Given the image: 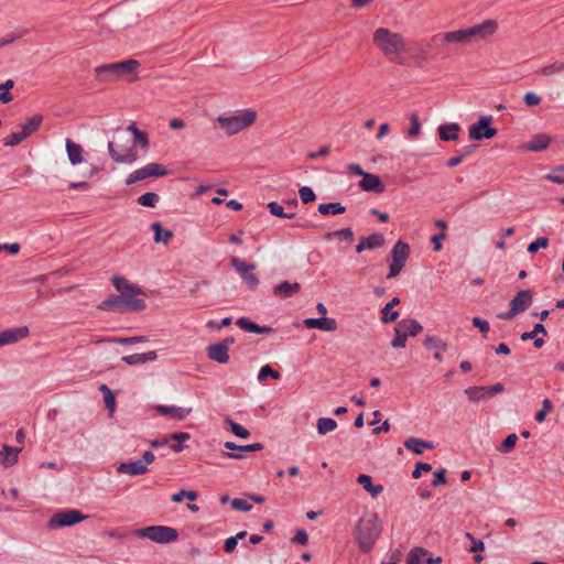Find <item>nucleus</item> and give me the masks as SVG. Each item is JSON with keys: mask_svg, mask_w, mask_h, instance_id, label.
Returning <instances> with one entry per match:
<instances>
[{"mask_svg": "<svg viewBox=\"0 0 564 564\" xmlns=\"http://www.w3.org/2000/svg\"><path fill=\"white\" fill-rule=\"evenodd\" d=\"M381 532L382 522L379 516L372 511H365L352 529L355 542L364 553L372 551Z\"/></svg>", "mask_w": 564, "mask_h": 564, "instance_id": "nucleus-1", "label": "nucleus"}, {"mask_svg": "<svg viewBox=\"0 0 564 564\" xmlns=\"http://www.w3.org/2000/svg\"><path fill=\"white\" fill-rule=\"evenodd\" d=\"M372 42L376 48L388 59L403 64L402 55L408 51L406 42L401 33L380 26L372 33Z\"/></svg>", "mask_w": 564, "mask_h": 564, "instance_id": "nucleus-2", "label": "nucleus"}, {"mask_svg": "<svg viewBox=\"0 0 564 564\" xmlns=\"http://www.w3.org/2000/svg\"><path fill=\"white\" fill-rule=\"evenodd\" d=\"M257 117V111L241 109L230 115L218 116L216 122L227 135H235L252 127Z\"/></svg>", "mask_w": 564, "mask_h": 564, "instance_id": "nucleus-3", "label": "nucleus"}, {"mask_svg": "<svg viewBox=\"0 0 564 564\" xmlns=\"http://www.w3.org/2000/svg\"><path fill=\"white\" fill-rule=\"evenodd\" d=\"M137 59H126L121 62L100 65L95 68V75L100 83H115L121 79H128L139 68Z\"/></svg>", "mask_w": 564, "mask_h": 564, "instance_id": "nucleus-4", "label": "nucleus"}, {"mask_svg": "<svg viewBox=\"0 0 564 564\" xmlns=\"http://www.w3.org/2000/svg\"><path fill=\"white\" fill-rule=\"evenodd\" d=\"M134 535L142 539H149L159 544H166L175 542L178 539V531L166 525H150L135 530Z\"/></svg>", "mask_w": 564, "mask_h": 564, "instance_id": "nucleus-5", "label": "nucleus"}, {"mask_svg": "<svg viewBox=\"0 0 564 564\" xmlns=\"http://www.w3.org/2000/svg\"><path fill=\"white\" fill-rule=\"evenodd\" d=\"M499 23L494 19H486L479 23L467 26L470 45L489 42L498 32Z\"/></svg>", "mask_w": 564, "mask_h": 564, "instance_id": "nucleus-6", "label": "nucleus"}, {"mask_svg": "<svg viewBox=\"0 0 564 564\" xmlns=\"http://www.w3.org/2000/svg\"><path fill=\"white\" fill-rule=\"evenodd\" d=\"M410 257V246L409 243L399 240L392 248L391 258L392 261L389 267L388 279L395 278L403 270L408 259Z\"/></svg>", "mask_w": 564, "mask_h": 564, "instance_id": "nucleus-7", "label": "nucleus"}, {"mask_svg": "<svg viewBox=\"0 0 564 564\" xmlns=\"http://www.w3.org/2000/svg\"><path fill=\"white\" fill-rule=\"evenodd\" d=\"M88 517L83 514L79 510L66 509L54 513L47 522V528L55 530L72 527L76 523L84 521Z\"/></svg>", "mask_w": 564, "mask_h": 564, "instance_id": "nucleus-8", "label": "nucleus"}, {"mask_svg": "<svg viewBox=\"0 0 564 564\" xmlns=\"http://www.w3.org/2000/svg\"><path fill=\"white\" fill-rule=\"evenodd\" d=\"M155 459L152 452H144L141 459L121 463L116 467L118 474H127L129 476H140L148 471L149 465Z\"/></svg>", "mask_w": 564, "mask_h": 564, "instance_id": "nucleus-9", "label": "nucleus"}, {"mask_svg": "<svg viewBox=\"0 0 564 564\" xmlns=\"http://www.w3.org/2000/svg\"><path fill=\"white\" fill-rule=\"evenodd\" d=\"M169 174L167 169L159 163H149L132 173L126 178V184L131 185L148 177H163Z\"/></svg>", "mask_w": 564, "mask_h": 564, "instance_id": "nucleus-10", "label": "nucleus"}, {"mask_svg": "<svg viewBox=\"0 0 564 564\" xmlns=\"http://www.w3.org/2000/svg\"><path fill=\"white\" fill-rule=\"evenodd\" d=\"M230 264L240 275V278L246 282L247 286L250 290H256L258 288L259 279L253 273V271L256 270V264L248 263L238 257H231Z\"/></svg>", "mask_w": 564, "mask_h": 564, "instance_id": "nucleus-11", "label": "nucleus"}, {"mask_svg": "<svg viewBox=\"0 0 564 564\" xmlns=\"http://www.w3.org/2000/svg\"><path fill=\"white\" fill-rule=\"evenodd\" d=\"M492 117L481 116L478 122L471 124L468 130L469 139L479 141L482 139H491L497 134V129L491 127Z\"/></svg>", "mask_w": 564, "mask_h": 564, "instance_id": "nucleus-12", "label": "nucleus"}, {"mask_svg": "<svg viewBox=\"0 0 564 564\" xmlns=\"http://www.w3.org/2000/svg\"><path fill=\"white\" fill-rule=\"evenodd\" d=\"M30 335L26 326H18L0 332V347L17 344Z\"/></svg>", "mask_w": 564, "mask_h": 564, "instance_id": "nucleus-13", "label": "nucleus"}, {"mask_svg": "<svg viewBox=\"0 0 564 564\" xmlns=\"http://www.w3.org/2000/svg\"><path fill=\"white\" fill-rule=\"evenodd\" d=\"M442 43L445 45L471 46L467 26L444 32Z\"/></svg>", "mask_w": 564, "mask_h": 564, "instance_id": "nucleus-14", "label": "nucleus"}, {"mask_svg": "<svg viewBox=\"0 0 564 564\" xmlns=\"http://www.w3.org/2000/svg\"><path fill=\"white\" fill-rule=\"evenodd\" d=\"M230 502L232 509L237 511L247 512L250 511L253 507V503H263L264 498L263 496H252L251 500L243 499V498H235L232 500L229 499V496H221L220 503L226 505Z\"/></svg>", "mask_w": 564, "mask_h": 564, "instance_id": "nucleus-15", "label": "nucleus"}, {"mask_svg": "<svg viewBox=\"0 0 564 564\" xmlns=\"http://www.w3.org/2000/svg\"><path fill=\"white\" fill-rule=\"evenodd\" d=\"M158 413L162 416L171 417L173 420L183 421L185 420L192 412V408H183L176 405H164L158 404L154 408Z\"/></svg>", "mask_w": 564, "mask_h": 564, "instance_id": "nucleus-16", "label": "nucleus"}, {"mask_svg": "<svg viewBox=\"0 0 564 564\" xmlns=\"http://www.w3.org/2000/svg\"><path fill=\"white\" fill-rule=\"evenodd\" d=\"M533 301V294L529 290H522L510 302V310L516 315L524 312Z\"/></svg>", "mask_w": 564, "mask_h": 564, "instance_id": "nucleus-17", "label": "nucleus"}, {"mask_svg": "<svg viewBox=\"0 0 564 564\" xmlns=\"http://www.w3.org/2000/svg\"><path fill=\"white\" fill-rule=\"evenodd\" d=\"M110 158L117 163L132 164L137 161V153L131 149L118 150L113 142L108 143Z\"/></svg>", "mask_w": 564, "mask_h": 564, "instance_id": "nucleus-18", "label": "nucleus"}, {"mask_svg": "<svg viewBox=\"0 0 564 564\" xmlns=\"http://www.w3.org/2000/svg\"><path fill=\"white\" fill-rule=\"evenodd\" d=\"M21 448L11 445H3L0 449V466L2 468H10L19 460Z\"/></svg>", "mask_w": 564, "mask_h": 564, "instance_id": "nucleus-19", "label": "nucleus"}, {"mask_svg": "<svg viewBox=\"0 0 564 564\" xmlns=\"http://www.w3.org/2000/svg\"><path fill=\"white\" fill-rule=\"evenodd\" d=\"M207 356L218 364H227L229 360L228 344L217 343L207 347Z\"/></svg>", "mask_w": 564, "mask_h": 564, "instance_id": "nucleus-20", "label": "nucleus"}, {"mask_svg": "<svg viewBox=\"0 0 564 564\" xmlns=\"http://www.w3.org/2000/svg\"><path fill=\"white\" fill-rule=\"evenodd\" d=\"M359 187L365 192L382 193L386 189L384 184L376 174L366 173L359 182Z\"/></svg>", "mask_w": 564, "mask_h": 564, "instance_id": "nucleus-21", "label": "nucleus"}, {"mask_svg": "<svg viewBox=\"0 0 564 564\" xmlns=\"http://www.w3.org/2000/svg\"><path fill=\"white\" fill-rule=\"evenodd\" d=\"M551 143V137L545 133H539L531 138L530 141L523 143L522 149L531 152H540L545 150Z\"/></svg>", "mask_w": 564, "mask_h": 564, "instance_id": "nucleus-22", "label": "nucleus"}, {"mask_svg": "<svg viewBox=\"0 0 564 564\" xmlns=\"http://www.w3.org/2000/svg\"><path fill=\"white\" fill-rule=\"evenodd\" d=\"M305 327L312 329L317 328L325 332H335L337 329V322L335 318L321 317V318H306L304 319Z\"/></svg>", "mask_w": 564, "mask_h": 564, "instance_id": "nucleus-23", "label": "nucleus"}, {"mask_svg": "<svg viewBox=\"0 0 564 564\" xmlns=\"http://www.w3.org/2000/svg\"><path fill=\"white\" fill-rule=\"evenodd\" d=\"M142 294V290L140 292H127L122 293V303L124 308L130 311H142L145 308V302L143 299L139 297Z\"/></svg>", "mask_w": 564, "mask_h": 564, "instance_id": "nucleus-24", "label": "nucleus"}, {"mask_svg": "<svg viewBox=\"0 0 564 564\" xmlns=\"http://www.w3.org/2000/svg\"><path fill=\"white\" fill-rule=\"evenodd\" d=\"M67 158L72 165H78L84 162V149L80 144L70 139L65 142Z\"/></svg>", "mask_w": 564, "mask_h": 564, "instance_id": "nucleus-25", "label": "nucleus"}, {"mask_svg": "<svg viewBox=\"0 0 564 564\" xmlns=\"http://www.w3.org/2000/svg\"><path fill=\"white\" fill-rule=\"evenodd\" d=\"M301 285L297 282H282L273 288V294L279 299H289L299 293Z\"/></svg>", "mask_w": 564, "mask_h": 564, "instance_id": "nucleus-26", "label": "nucleus"}, {"mask_svg": "<svg viewBox=\"0 0 564 564\" xmlns=\"http://www.w3.org/2000/svg\"><path fill=\"white\" fill-rule=\"evenodd\" d=\"M33 131H34V122H33V120H30L25 126H23L21 131L14 132L8 139H6L3 144L6 147H14V145L19 144L20 142H22Z\"/></svg>", "mask_w": 564, "mask_h": 564, "instance_id": "nucleus-27", "label": "nucleus"}, {"mask_svg": "<svg viewBox=\"0 0 564 564\" xmlns=\"http://www.w3.org/2000/svg\"><path fill=\"white\" fill-rule=\"evenodd\" d=\"M236 324L245 332L253 333V334H271L273 332L272 327L269 326H260L254 322L250 321L247 317H240L237 319Z\"/></svg>", "mask_w": 564, "mask_h": 564, "instance_id": "nucleus-28", "label": "nucleus"}, {"mask_svg": "<svg viewBox=\"0 0 564 564\" xmlns=\"http://www.w3.org/2000/svg\"><path fill=\"white\" fill-rule=\"evenodd\" d=\"M400 332H402L406 337H414L420 334L423 329L422 325L412 318H404L398 323L395 326Z\"/></svg>", "mask_w": 564, "mask_h": 564, "instance_id": "nucleus-29", "label": "nucleus"}, {"mask_svg": "<svg viewBox=\"0 0 564 564\" xmlns=\"http://www.w3.org/2000/svg\"><path fill=\"white\" fill-rule=\"evenodd\" d=\"M460 126L458 123L441 124L437 128L438 137L442 141H455L458 139Z\"/></svg>", "mask_w": 564, "mask_h": 564, "instance_id": "nucleus-30", "label": "nucleus"}, {"mask_svg": "<svg viewBox=\"0 0 564 564\" xmlns=\"http://www.w3.org/2000/svg\"><path fill=\"white\" fill-rule=\"evenodd\" d=\"M400 304L399 297H393L389 303L384 305L381 310V322L384 324L394 322L399 317L398 311H392V308Z\"/></svg>", "mask_w": 564, "mask_h": 564, "instance_id": "nucleus-31", "label": "nucleus"}, {"mask_svg": "<svg viewBox=\"0 0 564 564\" xmlns=\"http://www.w3.org/2000/svg\"><path fill=\"white\" fill-rule=\"evenodd\" d=\"M404 447L414 454L421 455L424 449H431L433 444L417 437H410L404 442Z\"/></svg>", "mask_w": 564, "mask_h": 564, "instance_id": "nucleus-32", "label": "nucleus"}, {"mask_svg": "<svg viewBox=\"0 0 564 564\" xmlns=\"http://www.w3.org/2000/svg\"><path fill=\"white\" fill-rule=\"evenodd\" d=\"M151 229L154 232L153 239L156 243L162 242L164 245H167L173 237V232L169 229L163 230L161 224L158 221L151 225Z\"/></svg>", "mask_w": 564, "mask_h": 564, "instance_id": "nucleus-33", "label": "nucleus"}, {"mask_svg": "<svg viewBox=\"0 0 564 564\" xmlns=\"http://www.w3.org/2000/svg\"><path fill=\"white\" fill-rule=\"evenodd\" d=\"M98 308L101 311H122L124 308L121 295H110L102 301Z\"/></svg>", "mask_w": 564, "mask_h": 564, "instance_id": "nucleus-34", "label": "nucleus"}, {"mask_svg": "<svg viewBox=\"0 0 564 564\" xmlns=\"http://www.w3.org/2000/svg\"><path fill=\"white\" fill-rule=\"evenodd\" d=\"M560 73H564V61H555L553 63L543 65L538 69V74L545 77H550Z\"/></svg>", "mask_w": 564, "mask_h": 564, "instance_id": "nucleus-35", "label": "nucleus"}, {"mask_svg": "<svg viewBox=\"0 0 564 564\" xmlns=\"http://www.w3.org/2000/svg\"><path fill=\"white\" fill-rule=\"evenodd\" d=\"M112 284L115 289L120 293V295L127 292H140V289L138 286L132 285L131 283H129L128 280H126L122 276H115L112 279Z\"/></svg>", "mask_w": 564, "mask_h": 564, "instance_id": "nucleus-36", "label": "nucleus"}, {"mask_svg": "<svg viewBox=\"0 0 564 564\" xmlns=\"http://www.w3.org/2000/svg\"><path fill=\"white\" fill-rule=\"evenodd\" d=\"M357 481L369 494H380L381 491H383V486L382 485L375 486L372 484V478L369 475H366V474L359 475L357 478Z\"/></svg>", "mask_w": 564, "mask_h": 564, "instance_id": "nucleus-37", "label": "nucleus"}, {"mask_svg": "<svg viewBox=\"0 0 564 564\" xmlns=\"http://www.w3.org/2000/svg\"><path fill=\"white\" fill-rule=\"evenodd\" d=\"M346 208L340 203H328V204H321L318 206V213L323 216H327L329 214L338 215L345 213Z\"/></svg>", "mask_w": 564, "mask_h": 564, "instance_id": "nucleus-38", "label": "nucleus"}, {"mask_svg": "<svg viewBox=\"0 0 564 564\" xmlns=\"http://www.w3.org/2000/svg\"><path fill=\"white\" fill-rule=\"evenodd\" d=\"M317 432L319 435H325L333 432L337 427V422L330 417H319L316 423Z\"/></svg>", "mask_w": 564, "mask_h": 564, "instance_id": "nucleus-39", "label": "nucleus"}, {"mask_svg": "<svg viewBox=\"0 0 564 564\" xmlns=\"http://www.w3.org/2000/svg\"><path fill=\"white\" fill-rule=\"evenodd\" d=\"M427 551L423 547H413L409 551L406 564H421L426 560Z\"/></svg>", "mask_w": 564, "mask_h": 564, "instance_id": "nucleus-40", "label": "nucleus"}, {"mask_svg": "<svg viewBox=\"0 0 564 564\" xmlns=\"http://www.w3.org/2000/svg\"><path fill=\"white\" fill-rule=\"evenodd\" d=\"M128 130L133 134V143L135 145H140L142 149L148 148L149 140H148L147 134L143 131L139 130L135 127V124L128 126Z\"/></svg>", "mask_w": 564, "mask_h": 564, "instance_id": "nucleus-41", "label": "nucleus"}, {"mask_svg": "<svg viewBox=\"0 0 564 564\" xmlns=\"http://www.w3.org/2000/svg\"><path fill=\"white\" fill-rule=\"evenodd\" d=\"M324 238L326 240H332L334 238H338L340 240L350 242L354 239V232H352V230L350 228H343V229H339V230L327 232L324 236Z\"/></svg>", "mask_w": 564, "mask_h": 564, "instance_id": "nucleus-42", "label": "nucleus"}, {"mask_svg": "<svg viewBox=\"0 0 564 564\" xmlns=\"http://www.w3.org/2000/svg\"><path fill=\"white\" fill-rule=\"evenodd\" d=\"M465 394L473 402H478L488 399L485 387H469L465 389Z\"/></svg>", "mask_w": 564, "mask_h": 564, "instance_id": "nucleus-43", "label": "nucleus"}, {"mask_svg": "<svg viewBox=\"0 0 564 564\" xmlns=\"http://www.w3.org/2000/svg\"><path fill=\"white\" fill-rule=\"evenodd\" d=\"M225 424L228 426L232 434L240 438H248L250 436V432L246 427L229 417L225 419Z\"/></svg>", "mask_w": 564, "mask_h": 564, "instance_id": "nucleus-44", "label": "nucleus"}, {"mask_svg": "<svg viewBox=\"0 0 564 564\" xmlns=\"http://www.w3.org/2000/svg\"><path fill=\"white\" fill-rule=\"evenodd\" d=\"M191 438V435L186 432H175L171 434V440L175 441V444L171 445V449L175 453H180L184 449V446L182 445L183 442L188 441Z\"/></svg>", "mask_w": 564, "mask_h": 564, "instance_id": "nucleus-45", "label": "nucleus"}, {"mask_svg": "<svg viewBox=\"0 0 564 564\" xmlns=\"http://www.w3.org/2000/svg\"><path fill=\"white\" fill-rule=\"evenodd\" d=\"M368 250H373L382 247L386 242L383 235L381 234H371L367 237H364Z\"/></svg>", "mask_w": 564, "mask_h": 564, "instance_id": "nucleus-46", "label": "nucleus"}, {"mask_svg": "<svg viewBox=\"0 0 564 564\" xmlns=\"http://www.w3.org/2000/svg\"><path fill=\"white\" fill-rule=\"evenodd\" d=\"M148 340L144 336H134V337H123V338H106L100 339L98 343L107 341V343H117L120 345H133L138 343H145Z\"/></svg>", "mask_w": 564, "mask_h": 564, "instance_id": "nucleus-47", "label": "nucleus"}, {"mask_svg": "<svg viewBox=\"0 0 564 564\" xmlns=\"http://www.w3.org/2000/svg\"><path fill=\"white\" fill-rule=\"evenodd\" d=\"M159 195L156 193H153V192H148L141 196L138 197V203L142 206H147V207H155L156 204L159 203Z\"/></svg>", "mask_w": 564, "mask_h": 564, "instance_id": "nucleus-48", "label": "nucleus"}, {"mask_svg": "<svg viewBox=\"0 0 564 564\" xmlns=\"http://www.w3.org/2000/svg\"><path fill=\"white\" fill-rule=\"evenodd\" d=\"M107 409L112 413L116 409V398L112 391L105 384L100 387Z\"/></svg>", "mask_w": 564, "mask_h": 564, "instance_id": "nucleus-49", "label": "nucleus"}, {"mask_svg": "<svg viewBox=\"0 0 564 564\" xmlns=\"http://www.w3.org/2000/svg\"><path fill=\"white\" fill-rule=\"evenodd\" d=\"M268 377H271L272 379L278 380V379H280V372L274 370V369H272V367L270 365H264L259 370L258 381L262 382Z\"/></svg>", "mask_w": 564, "mask_h": 564, "instance_id": "nucleus-50", "label": "nucleus"}, {"mask_svg": "<svg viewBox=\"0 0 564 564\" xmlns=\"http://www.w3.org/2000/svg\"><path fill=\"white\" fill-rule=\"evenodd\" d=\"M424 346L425 348L427 349H438V350H446L447 349V344L445 341H443L442 339H438L434 336H427L425 339H424Z\"/></svg>", "mask_w": 564, "mask_h": 564, "instance_id": "nucleus-51", "label": "nucleus"}, {"mask_svg": "<svg viewBox=\"0 0 564 564\" xmlns=\"http://www.w3.org/2000/svg\"><path fill=\"white\" fill-rule=\"evenodd\" d=\"M517 441H518L517 434H514V433L509 434L506 437V440L501 443V445L498 447V451L500 453H505V454L511 452L514 448Z\"/></svg>", "mask_w": 564, "mask_h": 564, "instance_id": "nucleus-52", "label": "nucleus"}, {"mask_svg": "<svg viewBox=\"0 0 564 564\" xmlns=\"http://www.w3.org/2000/svg\"><path fill=\"white\" fill-rule=\"evenodd\" d=\"M262 448H263V445L261 443H253L250 445L240 446L239 453H230V454H228V456L231 458L240 459L243 457V455H242L243 452H257V451H261Z\"/></svg>", "mask_w": 564, "mask_h": 564, "instance_id": "nucleus-53", "label": "nucleus"}, {"mask_svg": "<svg viewBox=\"0 0 564 564\" xmlns=\"http://www.w3.org/2000/svg\"><path fill=\"white\" fill-rule=\"evenodd\" d=\"M549 239L546 237H539L536 240L532 241L528 246V252L529 253H535L540 249H545L549 247Z\"/></svg>", "mask_w": 564, "mask_h": 564, "instance_id": "nucleus-54", "label": "nucleus"}, {"mask_svg": "<svg viewBox=\"0 0 564 564\" xmlns=\"http://www.w3.org/2000/svg\"><path fill=\"white\" fill-rule=\"evenodd\" d=\"M268 208H269L270 213L275 217L292 218L294 216V214L285 213L283 207L280 204H278L276 202H270L268 204Z\"/></svg>", "mask_w": 564, "mask_h": 564, "instance_id": "nucleus-55", "label": "nucleus"}, {"mask_svg": "<svg viewBox=\"0 0 564 564\" xmlns=\"http://www.w3.org/2000/svg\"><path fill=\"white\" fill-rule=\"evenodd\" d=\"M465 538L470 541L469 552L477 553L485 550V543L481 540L476 539L471 533L466 532Z\"/></svg>", "mask_w": 564, "mask_h": 564, "instance_id": "nucleus-56", "label": "nucleus"}, {"mask_svg": "<svg viewBox=\"0 0 564 564\" xmlns=\"http://www.w3.org/2000/svg\"><path fill=\"white\" fill-rule=\"evenodd\" d=\"M538 334H546V329L543 324H535L531 332H525L521 334V340L527 341L535 338Z\"/></svg>", "mask_w": 564, "mask_h": 564, "instance_id": "nucleus-57", "label": "nucleus"}, {"mask_svg": "<svg viewBox=\"0 0 564 564\" xmlns=\"http://www.w3.org/2000/svg\"><path fill=\"white\" fill-rule=\"evenodd\" d=\"M552 402L550 399H544L542 401V409L535 413V421L542 423L545 421L547 412L552 410Z\"/></svg>", "mask_w": 564, "mask_h": 564, "instance_id": "nucleus-58", "label": "nucleus"}, {"mask_svg": "<svg viewBox=\"0 0 564 564\" xmlns=\"http://www.w3.org/2000/svg\"><path fill=\"white\" fill-rule=\"evenodd\" d=\"M408 337L394 327V338L391 341L393 348H404L406 346Z\"/></svg>", "mask_w": 564, "mask_h": 564, "instance_id": "nucleus-59", "label": "nucleus"}, {"mask_svg": "<svg viewBox=\"0 0 564 564\" xmlns=\"http://www.w3.org/2000/svg\"><path fill=\"white\" fill-rule=\"evenodd\" d=\"M300 198L304 204H308L311 202H314L316 196L313 189L308 186H302L299 191Z\"/></svg>", "mask_w": 564, "mask_h": 564, "instance_id": "nucleus-60", "label": "nucleus"}, {"mask_svg": "<svg viewBox=\"0 0 564 564\" xmlns=\"http://www.w3.org/2000/svg\"><path fill=\"white\" fill-rule=\"evenodd\" d=\"M411 120V127L408 131L409 137L416 138L421 132V122L419 120V117L416 115H412L410 117Z\"/></svg>", "mask_w": 564, "mask_h": 564, "instance_id": "nucleus-61", "label": "nucleus"}, {"mask_svg": "<svg viewBox=\"0 0 564 564\" xmlns=\"http://www.w3.org/2000/svg\"><path fill=\"white\" fill-rule=\"evenodd\" d=\"M541 97L533 91H528L523 96V101L528 107L538 106L541 102Z\"/></svg>", "mask_w": 564, "mask_h": 564, "instance_id": "nucleus-62", "label": "nucleus"}, {"mask_svg": "<svg viewBox=\"0 0 564 564\" xmlns=\"http://www.w3.org/2000/svg\"><path fill=\"white\" fill-rule=\"evenodd\" d=\"M546 178L555 184H564V165L549 174Z\"/></svg>", "mask_w": 564, "mask_h": 564, "instance_id": "nucleus-63", "label": "nucleus"}, {"mask_svg": "<svg viewBox=\"0 0 564 564\" xmlns=\"http://www.w3.org/2000/svg\"><path fill=\"white\" fill-rule=\"evenodd\" d=\"M471 323L475 327H477L484 335L489 332V323L480 317H474Z\"/></svg>", "mask_w": 564, "mask_h": 564, "instance_id": "nucleus-64", "label": "nucleus"}]
</instances>
